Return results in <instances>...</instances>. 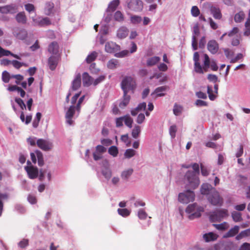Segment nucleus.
<instances>
[{"label": "nucleus", "mask_w": 250, "mask_h": 250, "mask_svg": "<svg viewBox=\"0 0 250 250\" xmlns=\"http://www.w3.org/2000/svg\"><path fill=\"white\" fill-rule=\"evenodd\" d=\"M14 33L17 38L21 40L25 39L27 37V32L24 29H18Z\"/></svg>", "instance_id": "obj_19"}, {"label": "nucleus", "mask_w": 250, "mask_h": 250, "mask_svg": "<svg viewBox=\"0 0 250 250\" xmlns=\"http://www.w3.org/2000/svg\"><path fill=\"white\" fill-rule=\"evenodd\" d=\"M118 213L123 217H125L129 215L130 212L127 208H118Z\"/></svg>", "instance_id": "obj_47"}, {"label": "nucleus", "mask_w": 250, "mask_h": 250, "mask_svg": "<svg viewBox=\"0 0 250 250\" xmlns=\"http://www.w3.org/2000/svg\"><path fill=\"white\" fill-rule=\"evenodd\" d=\"M37 159L38 164L40 167H42L44 165V160L42 153L39 150L35 151Z\"/></svg>", "instance_id": "obj_37"}, {"label": "nucleus", "mask_w": 250, "mask_h": 250, "mask_svg": "<svg viewBox=\"0 0 250 250\" xmlns=\"http://www.w3.org/2000/svg\"><path fill=\"white\" fill-rule=\"evenodd\" d=\"M231 216L235 222H240L242 220L241 213L235 211L232 212Z\"/></svg>", "instance_id": "obj_38"}, {"label": "nucleus", "mask_w": 250, "mask_h": 250, "mask_svg": "<svg viewBox=\"0 0 250 250\" xmlns=\"http://www.w3.org/2000/svg\"><path fill=\"white\" fill-rule=\"evenodd\" d=\"M131 21L134 24H138L142 21V18L140 16H134L131 17Z\"/></svg>", "instance_id": "obj_57"}, {"label": "nucleus", "mask_w": 250, "mask_h": 250, "mask_svg": "<svg viewBox=\"0 0 250 250\" xmlns=\"http://www.w3.org/2000/svg\"><path fill=\"white\" fill-rule=\"evenodd\" d=\"M123 117L125 125L128 127L131 128L133 122V119L128 115H125Z\"/></svg>", "instance_id": "obj_39"}, {"label": "nucleus", "mask_w": 250, "mask_h": 250, "mask_svg": "<svg viewBox=\"0 0 250 250\" xmlns=\"http://www.w3.org/2000/svg\"><path fill=\"white\" fill-rule=\"evenodd\" d=\"M9 55H11L18 60H21V58L18 55L13 54L9 50H5L0 46V57L2 56H8Z\"/></svg>", "instance_id": "obj_25"}, {"label": "nucleus", "mask_w": 250, "mask_h": 250, "mask_svg": "<svg viewBox=\"0 0 250 250\" xmlns=\"http://www.w3.org/2000/svg\"><path fill=\"white\" fill-rule=\"evenodd\" d=\"M105 79V76L101 75L97 78L96 80L93 81V84L94 85L96 86L99 83H101Z\"/></svg>", "instance_id": "obj_60"}, {"label": "nucleus", "mask_w": 250, "mask_h": 250, "mask_svg": "<svg viewBox=\"0 0 250 250\" xmlns=\"http://www.w3.org/2000/svg\"><path fill=\"white\" fill-rule=\"evenodd\" d=\"M250 231L249 229L241 231L239 234H238L236 237V239L237 240H240L243 238L247 236L248 235V232Z\"/></svg>", "instance_id": "obj_52"}, {"label": "nucleus", "mask_w": 250, "mask_h": 250, "mask_svg": "<svg viewBox=\"0 0 250 250\" xmlns=\"http://www.w3.org/2000/svg\"><path fill=\"white\" fill-rule=\"evenodd\" d=\"M213 189L215 188H212L210 184L205 183L202 185L200 191L202 194L209 196L213 192Z\"/></svg>", "instance_id": "obj_17"}, {"label": "nucleus", "mask_w": 250, "mask_h": 250, "mask_svg": "<svg viewBox=\"0 0 250 250\" xmlns=\"http://www.w3.org/2000/svg\"><path fill=\"white\" fill-rule=\"evenodd\" d=\"M98 53L95 51H93L87 56L85 61L87 63H90L96 59Z\"/></svg>", "instance_id": "obj_35"}, {"label": "nucleus", "mask_w": 250, "mask_h": 250, "mask_svg": "<svg viewBox=\"0 0 250 250\" xmlns=\"http://www.w3.org/2000/svg\"><path fill=\"white\" fill-rule=\"evenodd\" d=\"M120 46L113 42H108L105 45V50L106 52L113 53L119 51Z\"/></svg>", "instance_id": "obj_12"}, {"label": "nucleus", "mask_w": 250, "mask_h": 250, "mask_svg": "<svg viewBox=\"0 0 250 250\" xmlns=\"http://www.w3.org/2000/svg\"><path fill=\"white\" fill-rule=\"evenodd\" d=\"M194 66V71L197 73L203 74L205 72L199 62H195Z\"/></svg>", "instance_id": "obj_41"}, {"label": "nucleus", "mask_w": 250, "mask_h": 250, "mask_svg": "<svg viewBox=\"0 0 250 250\" xmlns=\"http://www.w3.org/2000/svg\"><path fill=\"white\" fill-rule=\"evenodd\" d=\"M25 10L28 11L29 13L31 12L32 11H35V7L33 4L31 3H28L24 5Z\"/></svg>", "instance_id": "obj_63"}, {"label": "nucleus", "mask_w": 250, "mask_h": 250, "mask_svg": "<svg viewBox=\"0 0 250 250\" xmlns=\"http://www.w3.org/2000/svg\"><path fill=\"white\" fill-rule=\"evenodd\" d=\"M207 92L208 94L209 99L211 101L214 100L216 96L212 93V87L209 85L207 87Z\"/></svg>", "instance_id": "obj_54"}, {"label": "nucleus", "mask_w": 250, "mask_h": 250, "mask_svg": "<svg viewBox=\"0 0 250 250\" xmlns=\"http://www.w3.org/2000/svg\"><path fill=\"white\" fill-rule=\"evenodd\" d=\"M147 213L145 210L141 209L139 210L138 216L140 219H145L147 217Z\"/></svg>", "instance_id": "obj_59"}, {"label": "nucleus", "mask_w": 250, "mask_h": 250, "mask_svg": "<svg viewBox=\"0 0 250 250\" xmlns=\"http://www.w3.org/2000/svg\"><path fill=\"white\" fill-rule=\"evenodd\" d=\"M218 235L213 232H209L204 234L203 238L206 242L214 241L217 239Z\"/></svg>", "instance_id": "obj_28"}, {"label": "nucleus", "mask_w": 250, "mask_h": 250, "mask_svg": "<svg viewBox=\"0 0 250 250\" xmlns=\"http://www.w3.org/2000/svg\"><path fill=\"white\" fill-rule=\"evenodd\" d=\"M213 226L219 230H224L228 228V225L226 222H224L220 224H213Z\"/></svg>", "instance_id": "obj_46"}, {"label": "nucleus", "mask_w": 250, "mask_h": 250, "mask_svg": "<svg viewBox=\"0 0 250 250\" xmlns=\"http://www.w3.org/2000/svg\"><path fill=\"white\" fill-rule=\"evenodd\" d=\"M11 77L16 79V83L17 84H20V81L23 80V76L20 74L13 75H12Z\"/></svg>", "instance_id": "obj_58"}, {"label": "nucleus", "mask_w": 250, "mask_h": 250, "mask_svg": "<svg viewBox=\"0 0 250 250\" xmlns=\"http://www.w3.org/2000/svg\"><path fill=\"white\" fill-rule=\"evenodd\" d=\"M13 66L16 69H19L21 66H24L25 64L23 62H21L17 60H13L11 62Z\"/></svg>", "instance_id": "obj_55"}, {"label": "nucleus", "mask_w": 250, "mask_h": 250, "mask_svg": "<svg viewBox=\"0 0 250 250\" xmlns=\"http://www.w3.org/2000/svg\"><path fill=\"white\" fill-rule=\"evenodd\" d=\"M133 172L132 168H129L127 170H124L121 174V178L125 180H127L128 178L132 175Z\"/></svg>", "instance_id": "obj_36"}, {"label": "nucleus", "mask_w": 250, "mask_h": 250, "mask_svg": "<svg viewBox=\"0 0 250 250\" xmlns=\"http://www.w3.org/2000/svg\"><path fill=\"white\" fill-rule=\"evenodd\" d=\"M120 3L119 0H114L108 5L107 10L110 12L114 11Z\"/></svg>", "instance_id": "obj_33"}, {"label": "nucleus", "mask_w": 250, "mask_h": 250, "mask_svg": "<svg viewBox=\"0 0 250 250\" xmlns=\"http://www.w3.org/2000/svg\"><path fill=\"white\" fill-rule=\"evenodd\" d=\"M10 76L9 73L6 71H4L2 73V80L5 83H8L9 82Z\"/></svg>", "instance_id": "obj_51"}, {"label": "nucleus", "mask_w": 250, "mask_h": 250, "mask_svg": "<svg viewBox=\"0 0 250 250\" xmlns=\"http://www.w3.org/2000/svg\"><path fill=\"white\" fill-rule=\"evenodd\" d=\"M128 32L129 31L126 27L122 26L117 30V36L119 39H124L127 36Z\"/></svg>", "instance_id": "obj_22"}, {"label": "nucleus", "mask_w": 250, "mask_h": 250, "mask_svg": "<svg viewBox=\"0 0 250 250\" xmlns=\"http://www.w3.org/2000/svg\"><path fill=\"white\" fill-rule=\"evenodd\" d=\"M210 11L214 19L216 20H221L222 19V15L219 8L211 6L210 8Z\"/></svg>", "instance_id": "obj_20"}, {"label": "nucleus", "mask_w": 250, "mask_h": 250, "mask_svg": "<svg viewBox=\"0 0 250 250\" xmlns=\"http://www.w3.org/2000/svg\"><path fill=\"white\" fill-rule=\"evenodd\" d=\"M177 131V127L175 125H171L169 128V134L171 138H174L176 135Z\"/></svg>", "instance_id": "obj_56"}, {"label": "nucleus", "mask_w": 250, "mask_h": 250, "mask_svg": "<svg viewBox=\"0 0 250 250\" xmlns=\"http://www.w3.org/2000/svg\"><path fill=\"white\" fill-rule=\"evenodd\" d=\"M198 175L191 170H188L186 172L185 179L188 182V185L190 188L195 189L199 185L200 180Z\"/></svg>", "instance_id": "obj_2"}, {"label": "nucleus", "mask_w": 250, "mask_h": 250, "mask_svg": "<svg viewBox=\"0 0 250 250\" xmlns=\"http://www.w3.org/2000/svg\"><path fill=\"white\" fill-rule=\"evenodd\" d=\"M93 79L87 72L83 74V86H89L93 83Z\"/></svg>", "instance_id": "obj_21"}, {"label": "nucleus", "mask_w": 250, "mask_h": 250, "mask_svg": "<svg viewBox=\"0 0 250 250\" xmlns=\"http://www.w3.org/2000/svg\"><path fill=\"white\" fill-rule=\"evenodd\" d=\"M58 56H51L48 60V64L50 69L54 70L58 63L60 58Z\"/></svg>", "instance_id": "obj_14"}, {"label": "nucleus", "mask_w": 250, "mask_h": 250, "mask_svg": "<svg viewBox=\"0 0 250 250\" xmlns=\"http://www.w3.org/2000/svg\"><path fill=\"white\" fill-rule=\"evenodd\" d=\"M76 107L74 105H71L69 107L65 114V118L66 119V122L70 125H72L73 121L72 120L75 112Z\"/></svg>", "instance_id": "obj_15"}, {"label": "nucleus", "mask_w": 250, "mask_h": 250, "mask_svg": "<svg viewBox=\"0 0 250 250\" xmlns=\"http://www.w3.org/2000/svg\"><path fill=\"white\" fill-rule=\"evenodd\" d=\"M208 199L214 206H221L223 203V199L216 189H213L211 194L208 196Z\"/></svg>", "instance_id": "obj_6"}, {"label": "nucleus", "mask_w": 250, "mask_h": 250, "mask_svg": "<svg viewBox=\"0 0 250 250\" xmlns=\"http://www.w3.org/2000/svg\"><path fill=\"white\" fill-rule=\"evenodd\" d=\"M205 60L204 62L203 68L205 72L208 71V68L209 67L210 60L208 55L206 54L204 55Z\"/></svg>", "instance_id": "obj_44"}, {"label": "nucleus", "mask_w": 250, "mask_h": 250, "mask_svg": "<svg viewBox=\"0 0 250 250\" xmlns=\"http://www.w3.org/2000/svg\"><path fill=\"white\" fill-rule=\"evenodd\" d=\"M114 18L115 21L121 22L124 21V16L120 11H117L115 13Z\"/></svg>", "instance_id": "obj_49"}, {"label": "nucleus", "mask_w": 250, "mask_h": 250, "mask_svg": "<svg viewBox=\"0 0 250 250\" xmlns=\"http://www.w3.org/2000/svg\"><path fill=\"white\" fill-rule=\"evenodd\" d=\"M207 48L211 54H215L219 50V44L215 40H210L208 43Z\"/></svg>", "instance_id": "obj_13"}, {"label": "nucleus", "mask_w": 250, "mask_h": 250, "mask_svg": "<svg viewBox=\"0 0 250 250\" xmlns=\"http://www.w3.org/2000/svg\"><path fill=\"white\" fill-rule=\"evenodd\" d=\"M121 88L124 92L128 93L129 90H133L136 87V83L131 77H125L122 81Z\"/></svg>", "instance_id": "obj_4"}, {"label": "nucleus", "mask_w": 250, "mask_h": 250, "mask_svg": "<svg viewBox=\"0 0 250 250\" xmlns=\"http://www.w3.org/2000/svg\"><path fill=\"white\" fill-rule=\"evenodd\" d=\"M160 61L159 57L155 56L149 58L146 61L147 66H151L155 65Z\"/></svg>", "instance_id": "obj_31"}, {"label": "nucleus", "mask_w": 250, "mask_h": 250, "mask_svg": "<svg viewBox=\"0 0 250 250\" xmlns=\"http://www.w3.org/2000/svg\"><path fill=\"white\" fill-rule=\"evenodd\" d=\"M143 3L140 0H131L128 3V7L134 11H138L143 8Z\"/></svg>", "instance_id": "obj_11"}, {"label": "nucleus", "mask_w": 250, "mask_h": 250, "mask_svg": "<svg viewBox=\"0 0 250 250\" xmlns=\"http://www.w3.org/2000/svg\"><path fill=\"white\" fill-rule=\"evenodd\" d=\"M29 241L28 239H23L19 243V246L21 248H24L28 245Z\"/></svg>", "instance_id": "obj_62"}, {"label": "nucleus", "mask_w": 250, "mask_h": 250, "mask_svg": "<svg viewBox=\"0 0 250 250\" xmlns=\"http://www.w3.org/2000/svg\"><path fill=\"white\" fill-rule=\"evenodd\" d=\"M48 51L53 55L57 56L59 51V45L57 42H53L50 43L48 47Z\"/></svg>", "instance_id": "obj_18"}, {"label": "nucleus", "mask_w": 250, "mask_h": 250, "mask_svg": "<svg viewBox=\"0 0 250 250\" xmlns=\"http://www.w3.org/2000/svg\"><path fill=\"white\" fill-rule=\"evenodd\" d=\"M246 15L244 12L242 11L236 13L234 17V20L235 22L239 23L243 21L245 19Z\"/></svg>", "instance_id": "obj_29"}, {"label": "nucleus", "mask_w": 250, "mask_h": 250, "mask_svg": "<svg viewBox=\"0 0 250 250\" xmlns=\"http://www.w3.org/2000/svg\"><path fill=\"white\" fill-rule=\"evenodd\" d=\"M2 14H14L18 11V6L15 4H11L2 6Z\"/></svg>", "instance_id": "obj_16"}, {"label": "nucleus", "mask_w": 250, "mask_h": 250, "mask_svg": "<svg viewBox=\"0 0 250 250\" xmlns=\"http://www.w3.org/2000/svg\"><path fill=\"white\" fill-rule=\"evenodd\" d=\"M141 132L140 126L139 125H135L131 133V135L133 138L136 139L139 136V134Z\"/></svg>", "instance_id": "obj_42"}, {"label": "nucleus", "mask_w": 250, "mask_h": 250, "mask_svg": "<svg viewBox=\"0 0 250 250\" xmlns=\"http://www.w3.org/2000/svg\"><path fill=\"white\" fill-rule=\"evenodd\" d=\"M81 85V75L80 73L78 74L72 83V89L73 90H77Z\"/></svg>", "instance_id": "obj_23"}, {"label": "nucleus", "mask_w": 250, "mask_h": 250, "mask_svg": "<svg viewBox=\"0 0 250 250\" xmlns=\"http://www.w3.org/2000/svg\"><path fill=\"white\" fill-rule=\"evenodd\" d=\"M130 96L127 95V93L124 92L123 100L119 104V107L121 108H125L129 103Z\"/></svg>", "instance_id": "obj_24"}, {"label": "nucleus", "mask_w": 250, "mask_h": 250, "mask_svg": "<svg viewBox=\"0 0 250 250\" xmlns=\"http://www.w3.org/2000/svg\"><path fill=\"white\" fill-rule=\"evenodd\" d=\"M118 64L119 62L117 60L112 59L108 62L107 66L110 69H114L117 67Z\"/></svg>", "instance_id": "obj_32"}, {"label": "nucleus", "mask_w": 250, "mask_h": 250, "mask_svg": "<svg viewBox=\"0 0 250 250\" xmlns=\"http://www.w3.org/2000/svg\"><path fill=\"white\" fill-rule=\"evenodd\" d=\"M54 7V3L52 2H47L45 4V14L46 15H50L52 13Z\"/></svg>", "instance_id": "obj_34"}, {"label": "nucleus", "mask_w": 250, "mask_h": 250, "mask_svg": "<svg viewBox=\"0 0 250 250\" xmlns=\"http://www.w3.org/2000/svg\"><path fill=\"white\" fill-rule=\"evenodd\" d=\"M108 153L113 157H116L119 153L118 148L116 146H111L108 149Z\"/></svg>", "instance_id": "obj_45"}, {"label": "nucleus", "mask_w": 250, "mask_h": 250, "mask_svg": "<svg viewBox=\"0 0 250 250\" xmlns=\"http://www.w3.org/2000/svg\"><path fill=\"white\" fill-rule=\"evenodd\" d=\"M39 23L41 25H50L51 21L48 18L45 17L41 20Z\"/></svg>", "instance_id": "obj_64"}, {"label": "nucleus", "mask_w": 250, "mask_h": 250, "mask_svg": "<svg viewBox=\"0 0 250 250\" xmlns=\"http://www.w3.org/2000/svg\"><path fill=\"white\" fill-rule=\"evenodd\" d=\"M168 88V87L166 85L160 86L155 89L154 93L157 97L164 96L165 94L163 92L166 91Z\"/></svg>", "instance_id": "obj_30"}, {"label": "nucleus", "mask_w": 250, "mask_h": 250, "mask_svg": "<svg viewBox=\"0 0 250 250\" xmlns=\"http://www.w3.org/2000/svg\"><path fill=\"white\" fill-rule=\"evenodd\" d=\"M246 31L244 32V35L249 36L250 34V11H249V16L247 21L245 22Z\"/></svg>", "instance_id": "obj_40"}, {"label": "nucleus", "mask_w": 250, "mask_h": 250, "mask_svg": "<svg viewBox=\"0 0 250 250\" xmlns=\"http://www.w3.org/2000/svg\"><path fill=\"white\" fill-rule=\"evenodd\" d=\"M135 154L136 151L133 149L130 148L127 149L125 150L124 153V156L125 158L129 159L135 156Z\"/></svg>", "instance_id": "obj_43"}, {"label": "nucleus", "mask_w": 250, "mask_h": 250, "mask_svg": "<svg viewBox=\"0 0 250 250\" xmlns=\"http://www.w3.org/2000/svg\"><path fill=\"white\" fill-rule=\"evenodd\" d=\"M37 146L44 151H49L52 148V143L42 139H39L37 141Z\"/></svg>", "instance_id": "obj_10"}, {"label": "nucleus", "mask_w": 250, "mask_h": 250, "mask_svg": "<svg viewBox=\"0 0 250 250\" xmlns=\"http://www.w3.org/2000/svg\"><path fill=\"white\" fill-rule=\"evenodd\" d=\"M106 149L102 145H98L95 147V150L93 153V159L95 161L101 160L103 158V154L106 152Z\"/></svg>", "instance_id": "obj_8"}, {"label": "nucleus", "mask_w": 250, "mask_h": 250, "mask_svg": "<svg viewBox=\"0 0 250 250\" xmlns=\"http://www.w3.org/2000/svg\"><path fill=\"white\" fill-rule=\"evenodd\" d=\"M145 120V116L143 113L139 114L137 118L136 122L138 124H142Z\"/></svg>", "instance_id": "obj_61"}, {"label": "nucleus", "mask_w": 250, "mask_h": 250, "mask_svg": "<svg viewBox=\"0 0 250 250\" xmlns=\"http://www.w3.org/2000/svg\"><path fill=\"white\" fill-rule=\"evenodd\" d=\"M201 174L203 176H208L209 174V170L206 166L203 164H200Z\"/></svg>", "instance_id": "obj_50"}, {"label": "nucleus", "mask_w": 250, "mask_h": 250, "mask_svg": "<svg viewBox=\"0 0 250 250\" xmlns=\"http://www.w3.org/2000/svg\"><path fill=\"white\" fill-rule=\"evenodd\" d=\"M195 199L194 192L190 190H187L183 193L179 194V201L183 204H188L190 202H192Z\"/></svg>", "instance_id": "obj_5"}, {"label": "nucleus", "mask_w": 250, "mask_h": 250, "mask_svg": "<svg viewBox=\"0 0 250 250\" xmlns=\"http://www.w3.org/2000/svg\"><path fill=\"white\" fill-rule=\"evenodd\" d=\"M191 13L192 16L197 17L199 16L200 12L197 6H193L191 8Z\"/></svg>", "instance_id": "obj_53"}, {"label": "nucleus", "mask_w": 250, "mask_h": 250, "mask_svg": "<svg viewBox=\"0 0 250 250\" xmlns=\"http://www.w3.org/2000/svg\"><path fill=\"white\" fill-rule=\"evenodd\" d=\"M28 177L31 179H34L38 177L39 175V169L33 166H27L24 167Z\"/></svg>", "instance_id": "obj_9"}, {"label": "nucleus", "mask_w": 250, "mask_h": 250, "mask_svg": "<svg viewBox=\"0 0 250 250\" xmlns=\"http://www.w3.org/2000/svg\"><path fill=\"white\" fill-rule=\"evenodd\" d=\"M228 216L229 212L227 209H219L210 212L209 219L211 222H219Z\"/></svg>", "instance_id": "obj_3"}, {"label": "nucleus", "mask_w": 250, "mask_h": 250, "mask_svg": "<svg viewBox=\"0 0 250 250\" xmlns=\"http://www.w3.org/2000/svg\"><path fill=\"white\" fill-rule=\"evenodd\" d=\"M239 31V28L237 27H234L228 32V40L231 41V45L233 46H237L240 43L239 37L237 35Z\"/></svg>", "instance_id": "obj_7"}, {"label": "nucleus", "mask_w": 250, "mask_h": 250, "mask_svg": "<svg viewBox=\"0 0 250 250\" xmlns=\"http://www.w3.org/2000/svg\"><path fill=\"white\" fill-rule=\"evenodd\" d=\"M16 20L18 23L25 24L27 21L26 16L24 12H21L17 14Z\"/></svg>", "instance_id": "obj_27"}, {"label": "nucleus", "mask_w": 250, "mask_h": 250, "mask_svg": "<svg viewBox=\"0 0 250 250\" xmlns=\"http://www.w3.org/2000/svg\"><path fill=\"white\" fill-rule=\"evenodd\" d=\"M203 211L204 208L198 206L196 203L189 205L186 209V212L188 214V218L190 220L199 218Z\"/></svg>", "instance_id": "obj_1"}, {"label": "nucleus", "mask_w": 250, "mask_h": 250, "mask_svg": "<svg viewBox=\"0 0 250 250\" xmlns=\"http://www.w3.org/2000/svg\"><path fill=\"white\" fill-rule=\"evenodd\" d=\"M183 107L181 105H178L177 104H175L174 105L173 108V113L176 116L179 115L182 112Z\"/></svg>", "instance_id": "obj_48"}, {"label": "nucleus", "mask_w": 250, "mask_h": 250, "mask_svg": "<svg viewBox=\"0 0 250 250\" xmlns=\"http://www.w3.org/2000/svg\"><path fill=\"white\" fill-rule=\"evenodd\" d=\"M239 230V227L238 226H235L233 228H231L227 233L224 236L225 238L231 237L237 234Z\"/></svg>", "instance_id": "obj_26"}]
</instances>
